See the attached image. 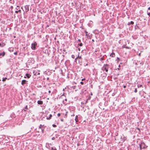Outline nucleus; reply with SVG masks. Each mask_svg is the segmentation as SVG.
<instances>
[{
    "mask_svg": "<svg viewBox=\"0 0 150 150\" xmlns=\"http://www.w3.org/2000/svg\"><path fill=\"white\" fill-rule=\"evenodd\" d=\"M147 15L150 17V11L149 12L148 11H147Z\"/></svg>",
    "mask_w": 150,
    "mask_h": 150,
    "instance_id": "nucleus-21",
    "label": "nucleus"
},
{
    "mask_svg": "<svg viewBox=\"0 0 150 150\" xmlns=\"http://www.w3.org/2000/svg\"><path fill=\"white\" fill-rule=\"evenodd\" d=\"M21 12V10H19L18 11V12Z\"/></svg>",
    "mask_w": 150,
    "mask_h": 150,
    "instance_id": "nucleus-38",
    "label": "nucleus"
},
{
    "mask_svg": "<svg viewBox=\"0 0 150 150\" xmlns=\"http://www.w3.org/2000/svg\"><path fill=\"white\" fill-rule=\"evenodd\" d=\"M5 54V52H3L2 53H0V58L4 57Z\"/></svg>",
    "mask_w": 150,
    "mask_h": 150,
    "instance_id": "nucleus-6",
    "label": "nucleus"
},
{
    "mask_svg": "<svg viewBox=\"0 0 150 150\" xmlns=\"http://www.w3.org/2000/svg\"><path fill=\"white\" fill-rule=\"evenodd\" d=\"M51 150H57V149L55 148H53L52 147Z\"/></svg>",
    "mask_w": 150,
    "mask_h": 150,
    "instance_id": "nucleus-25",
    "label": "nucleus"
},
{
    "mask_svg": "<svg viewBox=\"0 0 150 150\" xmlns=\"http://www.w3.org/2000/svg\"><path fill=\"white\" fill-rule=\"evenodd\" d=\"M9 2L11 3L14 4L15 3V1L14 0H10Z\"/></svg>",
    "mask_w": 150,
    "mask_h": 150,
    "instance_id": "nucleus-15",
    "label": "nucleus"
},
{
    "mask_svg": "<svg viewBox=\"0 0 150 150\" xmlns=\"http://www.w3.org/2000/svg\"><path fill=\"white\" fill-rule=\"evenodd\" d=\"M80 83L81 85H83L84 84V83L83 82L81 81L80 82Z\"/></svg>",
    "mask_w": 150,
    "mask_h": 150,
    "instance_id": "nucleus-33",
    "label": "nucleus"
},
{
    "mask_svg": "<svg viewBox=\"0 0 150 150\" xmlns=\"http://www.w3.org/2000/svg\"><path fill=\"white\" fill-rule=\"evenodd\" d=\"M61 116V114L60 113H59L57 114V116L58 117H59Z\"/></svg>",
    "mask_w": 150,
    "mask_h": 150,
    "instance_id": "nucleus-32",
    "label": "nucleus"
},
{
    "mask_svg": "<svg viewBox=\"0 0 150 150\" xmlns=\"http://www.w3.org/2000/svg\"><path fill=\"white\" fill-rule=\"evenodd\" d=\"M138 55L139 56H141V53H139V54H138Z\"/></svg>",
    "mask_w": 150,
    "mask_h": 150,
    "instance_id": "nucleus-41",
    "label": "nucleus"
},
{
    "mask_svg": "<svg viewBox=\"0 0 150 150\" xmlns=\"http://www.w3.org/2000/svg\"><path fill=\"white\" fill-rule=\"evenodd\" d=\"M91 97L89 96L88 98V100H90L91 99Z\"/></svg>",
    "mask_w": 150,
    "mask_h": 150,
    "instance_id": "nucleus-30",
    "label": "nucleus"
},
{
    "mask_svg": "<svg viewBox=\"0 0 150 150\" xmlns=\"http://www.w3.org/2000/svg\"><path fill=\"white\" fill-rule=\"evenodd\" d=\"M17 7H19V6H17Z\"/></svg>",
    "mask_w": 150,
    "mask_h": 150,
    "instance_id": "nucleus-54",
    "label": "nucleus"
},
{
    "mask_svg": "<svg viewBox=\"0 0 150 150\" xmlns=\"http://www.w3.org/2000/svg\"><path fill=\"white\" fill-rule=\"evenodd\" d=\"M11 8L12 9L13 8V6H11Z\"/></svg>",
    "mask_w": 150,
    "mask_h": 150,
    "instance_id": "nucleus-43",
    "label": "nucleus"
},
{
    "mask_svg": "<svg viewBox=\"0 0 150 150\" xmlns=\"http://www.w3.org/2000/svg\"><path fill=\"white\" fill-rule=\"evenodd\" d=\"M64 95V94H63L62 95V96H63Z\"/></svg>",
    "mask_w": 150,
    "mask_h": 150,
    "instance_id": "nucleus-58",
    "label": "nucleus"
},
{
    "mask_svg": "<svg viewBox=\"0 0 150 150\" xmlns=\"http://www.w3.org/2000/svg\"><path fill=\"white\" fill-rule=\"evenodd\" d=\"M0 46L3 47V46H4V45H1V44L0 43Z\"/></svg>",
    "mask_w": 150,
    "mask_h": 150,
    "instance_id": "nucleus-44",
    "label": "nucleus"
},
{
    "mask_svg": "<svg viewBox=\"0 0 150 150\" xmlns=\"http://www.w3.org/2000/svg\"><path fill=\"white\" fill-rule=\"evenodd\" d=\"M85 78H83V79H81V81H84V80H85Z\"/></svg>",
    "mask_w": 150,
    "mask_h": 150,
    "instance_id": "nucleus-35",
    "label": "nucleus"
},
{
    "mask_svg": "<svg viewBox=\"0 0 150 150\" xmlns=\"http://www.w3.org/2000/svg\"><path fill=\"white\" fill-rule=\"evenodd\" d=\"M41 129L42 133H43L44 132V128L42 127Z\"/></svg>",
    "mask_w": 150,
    "mask_h": 150,
    "instance_id": "nucleus-16",
    "label": "nucleus"
},
{
    "mask_svg": "<svg viewBox=\"0 0 150 150\" xmlns=\"http://www.w3.org/2000/svg\"><path fill=\"white\" fill-rule=\"evenodd\" d=\"M110 65L108 64H104L103 67L102 68V70L104 71L105 70V71L107 72L108 71V69L110 67Z\"/></svg>",
    "mask_w": 150,
    "mask_h": 150,
    "instance_id": "nucleus-2",
    "label": "nucleus"
},
{
    "mask_svg": "<svg viewBox=\"0 0 150 150\" xmlns=\"http://www.w3.org/2000/svg\"><path fill=\"white\" fill-rule=\"evenodd\" d=\"M52 126L54 127H57V125L54 124L52 125Z\"/></svg>",
    "mask_w": 150,
    "mask_h": 150,
    "instance_id": "nucleus-28",
    "label": "nucleus"
},
{
    "mask_svg": "<svg viewBox=\"0 0 150 150\" xmlns=\"http://www.w3.org/2000/svg\"><path fill=\"white\" fill-rule=\"evenodd\" d=\"M121 139H122V141H123V142H124L125 140H126L127 139V138L125 137H123V139L122 138V137H121Z\"/></svg>",
    "mask_w": 150,
    "mask_h": 150,
    "instance_id": "nucleus-9",
    "label": "nucleus"
},
{
    "mask_svg": "<svg viewBox=\"0 0 150 150\" xmlns=\"http://www.w3.org/2000/svg\"><path fill=\"white\" fill-rule=\"evenodd\" d=\"M71 57L73 59H74L75 57V56L74 55H72Z\"/></svg>",
    "mask_w": 150,
    "mask_h": 150,
    "instance_id": "nucleus-26",
    "label": "nucleus"
},
{
    "mask_svg": "<svg viewBox=\"0 0 150 150\" xmlns=\"http://www.w3.org/2000/svg\"><path fill=\"white\" fill-rule=\"evenodd\" d=\"M48 92H49V93H51V91H48Z\"/></svg>",
    "mask_w": 150,
    "mask_h": 150,
    "instance_id": "nucleus-49",
    "label": "nucleus"
},
{
    "mask_svg": "<svg viewBox=\"0 0 150 150\" xmlns=\"http://www.w3.org/2000/svg\"><path fill=\"white\" fill-rule=\"evenodd\" d=\"M88 38L91 39V34L90 33H89L88 35Z\"/></svg>",
    "mask_w": 150,
    "mask_h": 150,
    "instance_id": "nucleus-11",
    "label": "nucleus"
},
{
    "mask_svg": "<svg viewBox=\"0 0 150 150\" xmlns=\"http://www.w3.org/2000/svg\"><path fill=\"white\" fill-rule=\"evenodd\" d=\"M78 115H76V116L75 118V121H76V122L77 123L78 121Z\"/></svg>",
    "mask_w": 150,
    "mask_h": 150,
    "instance_id": "nucleus-10",
    "label": "nucleus"
},
{
    "mask_svg": "<svg viewBox=\"0 0 150 150\" xmlns=\"http://www.w3.org/2000/svg\"><path fill=\"white\" fill-rule=\"evenodd\" d=\"M16 10H18V9L17 8H16Z\"/></svg>",
    "mask_w": 150,
    "mask_h": 150,
    "instance_id": "nucleus-56",
    "label": "nucleus"
},
{
    "mask_svg": "<svg viewBox=\"0 0 150 150\" xmlns=\"http://www.w3.org/2000/svg\"><path fill=\"white\" fill-rule=\"evenodd\" d=\"M126 85H124L123 86V88H126Z\"/></svg>",
    "mask_w": 150,
    "mask_h": 150,
    "instance_id": "nucleus-36",
    "label": "nucleus"
},
{
    "mask_svg": "<svg viewBox=\"0 0 150 150\" xmlns=\"http://www.w3.org/2000/svg\"><path fill=\"white\" fill-rule=\"evenodd\" d=\"M61 121L63 122V121H64V120H63V119H61Z\"/></svg>",
    "mask_w": 150,
    "mask_h": 150,
    "instance_id": "nucleus-40",
    "label": "nucleus"
},
{
    "mask_svg": "<svg viewBox=\"0 0 150 150\" xmlns=\"http://www.w3.org/2000/svg\"><path fill=\"white\" fill-rule=\"evenodd\" d=\"M67 115V114H66L65 115V116H66Z\"/></svg>",
    "mask_w": 150,
    "mask_h": 150,
    "instance_id": "nucleus-55",
    "label": "nucleus"
},
{
    "mask_svg": "<svg viewBox=\"0 0 150 150\" xmlns=\"http://www.w3.org/2000/svg\"><path fill=\"white\" fill-rule=\"evenodd\" d=\"M7 79V78H3L2 79V81H6V80Z\"/></svg>",
    "mask_w": 150,
    "mask_h": 150,
    "instance_id": "nucleus-22",
    "label": "nucleus"
},
{
    "mask_svg": "<svg viewBox=\"0 0 150 150\" xmlns=\"http://www.w3.org/2000/svg\"><path fill=\"white\" fill-rule=\"evenodd\" d=\"M77 60H78V58H77V57L75 59L74 62L77 63Z\"/></svg>",
    "mask_w": 150,
    "mask_h": 150,
    "instance_id": "nucleus-19",
    "label": "nucleus"
},
{
    "mask_svg": "<svg viewBox=\"0 0 150 150\" xmlns=\"http://www.w3.org/2000/svg\"><path fill=\"white\" fill-rule=\"evenodd\" d=\"M92 42H94V40L93 39H92Z\"/></svg>",
    "mask_w": 150,
    "mask_h": 150,
    "instance_id": "nucleus-45",
    "label": "nucleus"
},
{
    "mask_svg": "<svg viewBox=\"0 0 150 150\" xmlns=\"http://www.w3.org/2000/svg\"><path fill=\"white\" fill-rule=\"evenodd\" d=\"M104 60V59L103 57L101 58L100 59H99V60H100V61L103 60Z\"/></svg>",
    "mask_w": 150,
    "mask_h": 150,
    "instance_id": "nucleus-23",
    "label": "nucleus"
},
{
    "mask_svg": "<svg viewBox=\"0 0 150 150\" xmlns=\"http://www.w3.org/2000/svg\"><path fill=\"white\" fill-rule=\"evenodd\" d=\"M139 145L140 150H142V149H146L148 147V146L146 145L145 143L142 142H141Z\"/></svg>",
    "mask_w": 150,
    "mask_h": 150,
    "instance_id": "nucleus-1",
    "label": "nucleus"
},
{
    "mask_svg": "<svg viewBox=\"0 0 150 150\" xmlns=\"http://www.w3.org/2000/svg\"><path fill=\"white\" fill-rule=\"evenodd\" d=\"M78 50L79 51H80V48H78Z\"/></svg>",
    "mask_w": 150,
    "mask_h": 150,
    "instance_id": "nucleus-47",
    "label": "nucleus"
},
{
    "mask_svg": "<svg viewBox=\"0 0 150 150\" xmlns=\"http://www.w3.org/2000/svg\"><path fill=\"white\" fill-rule=\"evenodd\" d=\"M25 8L26 10H27V11H28L29 10V8L28 6L27 5H26L25 6Z\"/></svg>",
    "mask_w": 150,
    "mask_h": 150,
    "instance_id": "nucleus-13",
    "label": "nucleus"
},
{
    "mask_svg": "<svg viewBox=\"0 0 150 150\" xmlns=\"http://www.w3.org/2000/svg\"><path fill=\"white\" fill-rule=\"evenodd\" d=\"M78 41L79 42H81V40H80V39H79V40H78Z\"/></svg>",
    "mask_w": 150,
    "mask_h": 150,
    "instance_id": "nucleus-37",
    "label": "nucleus"
},
{
    "mask_svg": "<svg viewBox=\"0 0 150 150\" xmlns=\"http://www.w3.org/2000/svg\"><path fill=\"white\" fill-rule=\"evenodd\" d=\"M28 109L27 105H26L24 111H25L27 110Z\"/></svg>",
    "mask_w": 150,
    "mask_h": 150,
    "instance_id": "nucleus-17",
    "label": "nucleus"
},
{
    "mask_svg": "<svg viewBox=\"0 0 150 150\" xmlns=\"http://www.w3.org/2000/svg\"><path fill=\"white\" fill-rule=\"evenodd\" d=\"M40 74V73H38V74Z\"/></svg>",
    "mask_w": 150,
    "mask_h": 150,
    "instance_id": "nucleus-61",
    "label": "nucleus"
},
{
    "mask_svg": "<svg viewBox=\"0 0 150 150\" xmlns=\"http://www.w3.org/2000/svg\"><path fill=\"white\" fill-rule=\"evenodd\" d=\"M28 82V81L25 80H22L21 82V84L23 86L25 84H26V82Z\"/></svg>",
    "mask_w": 150,
    "mask_h": 150,
    "instance_id": "nucleus-5",
    "label": "nucleus"
},
{
    "mask_svg": "<svg viewBox=\"0 0 150 150\" xmlns=\"http://www.w3.org/2000/svg\"><path fill=\"white\" fill-rule=\"evenodd\" d=\"M148 10H150V7H149L148 8Z\"/></svg>",
    "mask_w": 150,
    "mask_h": 150,
    "instance_id": "nucleus-46",
    "label": "nucleus"
},
{
    "mask_svg": "<svg viewBox=\"0 0 150 150\" xmlns=\"http://www.w3.org/2000/svg\"><path fill=\"white\" fill-rule=\"evenodd\" d=\"M37 103L39 105H42L43 103V102L42 100H39L38 101Z\"/></svg>",
    "mask_w": 150,
    "mask_h": 150,
    "instance_id": "nucleus-7",
    "label": "nucleus"
},
{
    "mask_svg": "<svg viewBox=\"0 0 150 150\" xmlns=\"http://www.w3.org/2000/svg\"><path fill=\"white\" fill-rule=\"evenodd\" d=\"M77 57L78 58V63H81L82 61V58L81 57V56H79V55Z\"/></svg>",
    "mask_w": 150,
    "mask_h": 150,
    "instance_id": "nucleus-4",
    "label": "nucleus"
},
{
    "mask_svg": "<svg viewBox=\"0 0 150 150\" xmlns=\"http://www.w3.org/2000/svg\"><path fill=\"white\" fill-rule=\"evenodd\" d=\"M26 78V76H25L24 77V78Z\"/></svg>",
    "mask_w": 150,
    "mask_h": 150,
    "instance_id": "nucleus-53",
    "label": "nucleus"
},
{
    "mask_svg": "<svg viewBox=\"0 0 150 150\" xmlns=\"http://www.w3.org/2000/svg\"><path fill=\"white\" fill-rule=\"evenodd\" d=\"M14 54L16 55L18 54V52H15L14 53Z\"/></svg>",
    "mask_w": 150,
    "mask_h": 150,
    "instance_id": "nucleus-27",
    "label": "nucleus"
},
{
    "mask_svg": "<svg viewBox=\"0 0 150 150\" xmlns=\"http://www.w3.org/2000/svg\"><path fill=\"white\" fill-rule=\"evenodd\" d=\"M78 45H79L80 46H82L83 45V44L82 43H79L78 44Z\"/></svg>",
    "mask_w": 150,
    "mask_h": 150,
    "instance_id": "nucleus-18",
    "label": "nucleus"
},
{
    "mask_svg": "<svg viewBox=\"0 0 150 150\" xmlns=\"http://www.w3.org/2000/svg\"><path fill=\"white\" fill-rule=\"evenodd\" d=\"M126 47L127 48H128V47Z\"/></svg>",
    "mask_w": 150,
    "mask_h": 150,
    "instance_id": "nucleus-57",
    "label": "nucleus"
},
{
    "mask_svg": "<svg viewBox=\"0 0 150 150\" xmlns=\"http://www.w3.org/2000/svg\"><path fill=\"white\" fill-rule=\"evenodd\" d=\"M55 139V138L54 137H52V140H54Z\"/></svg>",
    "mask_w": 150,
    "mask_h": 150,
    "instance_id": "nucleus-34",
    "label": "nucleus"
},
{
    "mask_svg": "<svg viewBox=\"0 0 150 150\" xmlns=\"http://www.w3.org/2000/svg\"><path fill=\"white\" fill-rule=\"evenodd\" d=\"M137 88H135V90L134 91V92L135 93H137Z\"/></svg>",
    "mask_w": 150,
    "mask_h": 150,
    "instance_id": "nucleus-29",
    "label": "nucleus"
},
{
    "mask_svg": "<svg viewBox=\"0 0 150 150\" xmlns=\"http://www.w3.org/2000/svg\"><path fill=\"white\" fill-rule=\"evenodd\" d=\"M15 12L16 13H18V11H16Z\"/></svg>",
    "mask_w": 150,
    "mask_h": 150,
    "instance_id": "nucleus-39",
    "label": "nucleus"
},
{
    "mask_svg": "<svg viewBox=\"0 0 150 150\" xmlns=\"http://www.w3.org/2000/svg\"><path fill=\"white\" fill-rule=\"evenodd\" d=\"M117 59H118V60H119V58L118 57H117Z\"/></svg>",
    "mask_w": 150,
    "mask_h": 150,
    "instance_id": "nucleus-48",
    "label": "nucleus"
},
{
    "mask_svg": "<svg viewBox=\"0 0 150 150\" xmlns=\"http://www.w3.org/2000/svg\"><path fill=\"white\" fill-rule=\"evenodd\" d=\"M91 95H93V94H92V93L91 92Z\"/></svg>",
    "mask_w": 150,
    "mask_h": 150,
    "instance_id": "nucleus-50",
    "label": "nucleus"
},
{
    "mask_svg": "<svg viewBox=\"0 0 150 150\" xmlns=\"http://www.w3.org/2000/svg\"><path fill=\"white\" fill-rule=\"evenodd\" d=\"M134 23V22H133V21H131L130 22V24H133Z\"/></svg>",
    "mask_w": 150,
    "mask_h": 150,
    "instance_id": "nucleus-31",
    "label": "nucleus"
},
{
    "mask_svg": "<svg viewBox=\"0 0 150 150\" xmlns=\"http://www.w3.org/2000/svg\"><path fill=\"white\" fill-rule=\"evenodd\" d=\"M86 65H88V64H86Z\"/></svg>",
    "mask_w": 150,
    "mask_h": 150,
    "instance_id": "nucleus-60",
    "label": "nucleus"
},
{
    "mask_svg": "<svg viewBox=\"0 0 150 150\" xmlns=\"http://www.w3.org/2000/svg\"><path fill=\"white\" fill-rule=\"evenodd\" d=\"M85 35H86V36H88V32L87 31H85Z\"/></svg>",
    "mask_w": 150,
    "mask_h": 150,
    "instance_id": "nucleus-20",
    "label": "nucleus"
},
{
    "mask_svg": "<svg viewBox=\"0 0 150 150\" xmlns=\"http://www.w3.org/2000/svg\"><path fill=\"white\" fill-rule=\"evenodd\" d=\"M25 76L28 78H29L31 76V75H30V74L28 73L26 74H25Z\"/></svg>",
    "mask_w": 150,
    "mask_h": 150,
    "instance_id": "nucleus-12",
    "label": "nucleus"
},
{
    "mask_svg": "<svg viewBox=\"0 0 150 150\" xmlns=\"http://www.w3.org/2000/svg\"><path fill=\"white\" fill-rule=\"evenodd\" d=\"M44 125H40V126L39 127V128L40 129H41L42 127H43L42 126Z\"/></svg>",
    "mask_w": 150,
    "mask_h": 150,
    "instance_id": "nucleus-24",
    "label": "nucleus"
},
{
    "mask_svg": "<svg viewBox=\"0 0 150 150\" xmlns=\"http://www.w3.org/2000/svg\"><path fill=\"white\" fill-rule=\"evenodd\" d=\"M124 46V47H126V46H125H125Z\"/></svg>",
    "mask_w": 150,
    "mask_h": 150,
    "instance_id": "nucleus-52",
    "label": "nucleus"
},
{
    "mask_svg": "<svg viewBox=\"0 0 150 150\" xmlns=\"http://www.w3.org/2000/svg\"><path fill=\"white\" fill-rule=\"evenodd\" d=\"M73 116H74V115L73 114Z\"/></svg>",
    "mask_w": 150,
    "mask_h": 150,
    "instance_id": "nucleus-59",
    "label": "nucleus"
},
{
    "mask_svg": "<svg viewBox=\"0 0 150 150\" xmlns=\"http://www.w3.org/2000/svg\"><path fill=\"white\" fill-rule=\"evenodd\" d=\"M124 46V47H126V46H125H125Z\"/></svg>",
    "mask_w": 150,
    "mask_h": 150,
    "instance_id": "nucleus-51",
    "label": "nucleus"
},
{
    "mask_svg": "<svg viewBox=\"0 0 150 150\" xmlns=\"http://www.w3.org/2000/svg\"><path fill=\"white\" fill-rule=\"evenodd\" d=\"M110 56L112 57H115V53L112 52V53L110 54Z\"/></svg>",
    "mask_w": 150,
    "mask_h": 150,
    "instance_id": "nucleus-8",
    "label": "nucleus"
},
{
    "mask_svg": "<svg viewBox=\"0 0 150 150\" xmlns=\"http://www.w3.org/2000/svg\"><path fill=\"white\" fill-rule=\"evenodd\" d=\"M137 129L138 130H139V131H140V129H139V128H137Z\"/></svg>",
    "mask_w": 150,
    "mask_h": 150,
    "instance_id": "nucleus-42",
    "label": "nucleus"
},
{
    "mask_svg": "<svg viewBox=\"0 0 150 150\" xmlns=\"http://www.w3.org/2000/svg\"><path fill=\"white\" fill-rule=\"evenodd\" d=\"M52 117V115L51 114H50V116L49 117H47V119L48 120H50V119H51Z\"/></svg>",
    "mask_w": 150,
    "mask_h": 150,
    "instance_id": "nucleus-14",
    "label": "nucleus"
},
{
    "mask_svg": "<svg viewBox=\"0 0 150 150\" xmlns=\"http://www.w3.org/2000/svg\"><path fill=\"white\" fill-rule=\"evenodd\" d=\"M37 45L36 42H34L33 43L31 44V48L33 50H35L36 49V46Z\"/></svg>",
    "mask_w": 150,
    "mask_h": 150,
    "instance_id": "nucleus-3",
    "label": "nucleus"
}]
</instances>
